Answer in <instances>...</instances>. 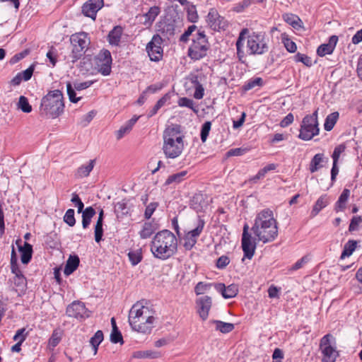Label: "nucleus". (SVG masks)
I'll return each instance as SVG.
<instances>
[{"mask_svg": "<svg viewBox=\"0 0 362 362\" xmlns=\"http://www.w3.org/2000/svg\"><path fill=\"white\" fill-rule=\"evenodd\" d=\"M251 230L258 240L264 243L273 241L278 235L277 223L274 218L273 211L267 209L259 213Z\"/></svg>", "mask_w": 362, "mask_h": 362, "instance_id": "1", "label": "nucleus"}, {"mask_svg": "<svg viewBox=\"0 0 362 362\" xmlns=\"http://www.w3.org/2000/svg\"><path fill=\"white\" fill-rule=\"evenodd\" d=\"M151 250L156 258L165 260L177 251L176 236L168 230L159 231L153 237Z\"/></svg>", "mask_w": 362, "mask_h": 362, "instance_id": "2", "label": "nucleus"}, {"mask_svg": "<svg viewBox=\"0 0 362 362\" xmlns=\"http://www.w3.org/2000/svg\"><path fill=\"white\" fill-rule=\"evenodd\" d=\"M144 302L143 300L133 305L129 314V322L134 330L148 334L153 328L155 319L151 310L144 305Z\"/></svg>", "mask_w": 362, "mask_h": 362, "instance_id": "3", "label": "nucleus"}, {"mask_svg": "<svg viewBox=\"0 0 362 362\" xmlns=\"http://www.w3.org/2000/svg\"><path fill=\"white\" fill-rule=\"evenodd\" d=\"M163 151L167 158H175L182 152L184 148L183 136L181 135L180 126L172 124L163 132Z\"/></svg>", "mask_w": 362, "mask_h": 362, "instance_id": "4", "label": "nucleus"}, {"mask_svg": "<svg viewBox=\"0 0 362 362\" xmlns=\"http://www.w3.org/2000/svg\"><path fill=\"white\" fill-rule=\"evenodd\" d=\"M63 95L59 90L49 91L41 100L40 115L57 118L64 112Z\"/></svg>", "mask_w": 362, "mask_h": 362, "instance_id": "5", "label": "nucleus"}, {"mask_svg": "<svg viewBox=\"0 0 362 362\" xmlns=\"http://www.w3.org/2000/svg\"><path fill=\"white\" fill-rule=\"evenodd\" d=\"M72 49L66 59L69 62L75 63L85 54L90 45V39L86 33H78L72 35L70 37Z\"/></svg>", "mask_w": 362, "mask_h": 362, "instance_id": "6", "label": "nucleus"}, {"mask_svg": "<svg viewBox=\"0 0 362 362\" xmlns=\"http://www.w3.org/2000/svg\"><path fill=\"white\" fill-rule=\"evenodd\" d=\"M318 134L317 111L316 110L303 119L298 136L302 140L309 141Z\"/></svg>", "mask_w": 362, "mask_h": 362, "instance_id": "7", "label": "nucleus"}, {"mask_svg": "<svg viewBox=\"0 0 362 362\" xmlns=\"http://www.w3.org/2000/svg\"><path fill=\"white\" fill-rule=\"evenodd\" d=\"M209 47L206 35L204 33L199 32L196 38L192 40V43L188 49V56L192 60H199L206 55Z\"/></svg>", "mask_w": 362, "mask_h": 362, "instance_id": "8", "label": "nucleus"}, {"mask_svg": "<svg viewBox=\"0 0 362 362\" xmlns=\"http://www.w3.org/2000/svg\"><path fill=\"white\" fill-rule=\"evenodd\" d=\"M95 68L103 76H108L111 72L112 57L107 49H102L94 57Z\"/></svg>", "mask_w": 362, "mask_h": 362, "instance_id": "9", "label": "nucleus"}, {"mask_svg": "<svg viewBox=\"0 0 362 362\" xmlns=\"http://www.w3.org/2000/svg\"><path fill=\"white\" fill-rule=\"evenodd\" d=\"M268 40L264 32H253L250 35V54H262L268 51Z\"/></svg>", "mask_w": 362, "mask_h": 362, "instance_id": "10", "label": "nucleus"}, {"mask_svg": "<svg viewBox=\"0 0 362 362\" xmlns=\"http://www.w3.org/2000/svg\"><path fill=\"white\" fill-rule=\"evenodd\" d=\"M333 337L330 334L325 335L320 342V349L322 354V362H335L339 356L337 351L331 345L330 339Z\"/></svg>", "mask_w": 362, "mask_h": 362, "instance_id": "11", "label": "nucleus"}, {"mask_svg": "<svg viewBox=\"0 0 362 362\" xmlns=\"http://www.w3.org/2000/svg\"><path fill=\"white\" fill-rule=\"evenodd\" d=\"M162 43V37L156 34L153 36L151 40L147 44L146 49L151 61L159 62L162 59L163 53V49L161 47Z\"/></svg>", "mask_w": 362, "mask_h": 362, "instance_id": "12", "label": "nucleus"}, {"mask_svg": "<svg viewBox=\"0 0 362 362\" xmlns=\"http://www.w3.org/2000/svg\"><path fill=\"white\" fill-rule=\"evenodd\" d=\"M69 317L82 320L90 317V312L86 308L85 304L80 301H74L66 308Z\"/></svg>", "mask_w": 362, "mask_h": 362, "instance_id": "13", "label": "nucleus"}, {"mask_svg": "<svg viewBox=\"0 0 362 362\" xmlns=\"http://www.w3.org/2000/svg\"><path fill=\"white\" fill-rule=\"evenodd\" d=\"M206 21L210 28L214 30H225L228 26L227 21L214 8L209 11Z\"/></svg>", "mask_w": 362, "mask_h": 362, "instance_id": "14", "label": "nucleus"}, {"mask_svg": "<svg viewBox=\"0 0 362 362\" xmlns=\"http://www.w3.org/2000/svg\"><path fill=\"white\" fill-rule=\"evenodd\" d=\"M104 6L103 0H88L82 6L84 16L95 20L98 11Z\"/></svg>", "mask_w": 362, "mask_h": 362, "instance_id": "15", "label": "nucleus"}, {"mask_svg": "<svg viewBox=\"0 0 362 362\" xmlns=\"http://www.w3.org/2000/svg\"><path fill=\"white\" fill-rule=\"evenodd\" d=\"M196 304L199 317L203 320H206L212 305L211 298L208 296L200 297L197 299Z\"/></svg>", "mask_w": 362, "mask_h": 362, "instance_id": "16", "label": "nucleus"}, {"mask_svg": "<svg viewBox=\"0 0 362 362\" xmlns=\"http://www.w3.org/2000/svg\"><path fill=\"white\" fill-rule=\"evenodd\" d=\"M214 287L217 291L220 292L224 298H232L237 295L238 288L234 284L228 286L223 284H215Z\"/></svg>", "mask_w": 362, "mask_h": 362, "instance_id": "17", "label": "nucleus"}, {"mask_svg": "<svg viewBox=\"0 0 362 362\" xmlns=\"http://www.w3.org/2000/svg\"><path fill=\"white\" fill-rule=\"evenodd\" d=\"M248 33L247 28H243L238 38V40L236 42V48H237V55L239 59V60L242 63L246 62V57L244 54V52L243 50V41L245 40V35Z\"/></svg>", "mask_w": 362, "mask_h": 362, "instance_id": "18", "label": "nucleus"}, {"mask_svg": "<svg viewBox=\"0 0 362 362\" xmlns=\"http://www.w3.org/2000/svg\"><path fill=\"white\" fill-rule=\"evenodd\" d=\"M122 33L123 28L121 26H115L108 34L107 39L109 43L111 45L118 46L120 42Z\"/></svg>", "mask_w": 362, "mask_h": 362, "instance_id": "19", "label": "nucleus"}, {"mask_svg": "<svg viewBox=\"0 0 362 362\" xmlns=\"http://www.w3.org/2000/svg\"><path fill=\"white\" fill-rule=\"evenodd\" d=\"M79 263L80 259L77 255H70L65 264L64 274L66 276L71 274L78 268Z\"/></svg>", "mask_w": 362, "mask_h": 362, "instance_id": "20", "label": "nucleus"}, {"mask_svg": "<svg viewBox=\"0 0 362 362\" xmlns=\"http://www.w3.org/2000/svg\"><path fill=\"white\" fill-rule=\"evenodd\" d=\"M95 160H90L87 164L82 165L75 172L74 176L76 178L86 177L90 175L95 165Z\"/></svg>", "mask_w": 362, "mask_h": 362, "instance_id": "21", "label": "nucleus"}, {"mask_svg": "<svg viewBox=\"0 0 362 362\" xmlns=\"http://www.w3.org/2000/svg\"><path fill=\"white\" fill-rule=\"evenodd\" d=\"M19 251L21 252V259L23 264H27L30 262L33 255V247L30 244L25 242L23 247L19 246Z\"/></svg>", "mask_w": 362, "mask_h": 362, "instance_id": "22", "label": "nucleus"}, {"mask_svg": "<svg viewBox=\"0 0 362 362\" xmlns=\"http://www.w3.org/2000/svg\"><path fill=\"white\" fill-rule=\"evenodd\" d=\"M139 119V117L134 116L132 119L127 121V122L119 128L116 132V136L118 140L121 139L125 134H128L132 129L133 126Z\"/></svg>", "mask_w": 362, "mask_h": 362, "instance_id": "23", "label": "nucleus"}, {"mask_svg": "<svg viewBox=\"0 0 362 362\" xmlns=\"http://www.w3.org/2000/svg\"><path fill=\"white\" fill-rule=\"evenodd\" d=\"M248 225L245 223L243 227V233L242 238V248L244 252V255L241 259L243 262H245V259L249 258V233H248Z\"/></svg>", "mask_w": 362, "mask_h": 362, "instance_id": "24", "label": "nucleus"}, {"mask_svg": "<svg viewBox=\"0 0 362 362\" xmlns=\"http://www.w3.org/2000/svg\"><path fill=\"white\" fill-rule=\"evenodd\" d=\"M161 354L159 351L146 350V351H136L132 354L134 358H158L160 357Z\"/></svg>", "mask_w": 362, "mask_h": 362, "instance_id": "25", "label": "nucleus"}, {"mask_svg": "<svg viewBox=\"0 0 362 362\" xmlns=\"http://www.w3.org/2000/svg\"><path fill=\"white\" fill-rule=\"evenodd\" d=\"M95 215V211L92 206H88L82 211V226L84 229L89 226L91 222V218Z\"/></svg>", "mask_w": 362, "mask_h": 362, "instance_id": "26", "label": "nucleus"}, {"mask_svg": "<svg viewBox=\"0 0 362 362\" xmlns=\"http://www.w3.org/2000/svg\"><path fill=\"white\" fill-rule=\"evenodd\" d=\"M329 203L328 197L325 194L321 196L315 202L311 211L312 216H315L322 209L327 206Z\"/></svg>", "mask_w": 362, "mask_h": 362, "instance_id": "27", "label": "nucleus"}, {"mask_svg": "<svg viewBox=\"0 0 362 362\" xmlns=\"http://www.w3.org/2000/svg\"><path fill=\"white\" fill-rule=\"evenodd\" d=\"M104 335L101 330H98L95 334L90 339V344L92 346L93 354L96 355L98 353V346L103 341Z\"/></svg>", "mask_w": 362, "mask_h": 362, "instance_id": "28", "label": "nucleus"}, {"mask_svg": "<svg viewBox=\"0 0 362 362\" xmlns=\"http://www.w3.org/2000/svg\"><path fill=\"white\" fill-rule=\"evenodd\" d=\"M349 196L350 190L348 189H344L341 195L339 196L338 201L336 203L335 210L337 211H343L345 209L346 204Z\"/></svg>", "mask_w": 362, "mask_h": 362, "instance_id": "29", "label": "nucleus"}, {"mask_svg": "<svg viewBox=\"0 0 362 362\" xmlns=\"http://www.w3.org/2000/svg\"><path fill=\"white\" fill-rule=\"evenodd\" d=\"M324 160V154L323 153H317L312 158L309 169L310 171L313 173L317 171L320 168L322 167L321 163Z\"/></svg>", "mask_w": 362, "mask_h": 362, "instance_id": "30", "label": "nucleus"}, {"mask_svg": "<svg viewBox=\"0 0 362 362\" xmlns=\"http://www.w3.org/2000/svg\"><path fill=\"white\" fill-rule=\"evenodd\" d=\"M187 174L186 170L179 172L168 176L165 181V185H169L171 184H178L185 179Z\"/></svg>", "mask_w": 362, "mask_h": 362, "instance_id": "31", "label": "nucleus"}, {"mask_svg": "<svg viewBox=\"0 0 362 362\" xmlns=\"http://www.w3.org/2000/svg\"><path fill=\"white\" fill-rule=\"evenodd\" d=\"M339 118V113L337 112H332L327 115L325 119L324 127L326 131H331L335 125Z\"/></svg>", "mask_w": 362, "mask_h": 362, "instance_id": "32", "label": "nucleus"}, {"mask_svg": "<svg viewBox=\"0 0 362 362\" xmlns=\"http://www.w3.org/2000/svg\"><path fill=\"white\" fill-rule=\"evenodd\" d=\"M213 323L216 324L217 330L222 333H228L234 329V325L229 322H224L220 320H213Z\"/></svg>", "mask_w": 362, "mask_h": 362, "instance_id": "33", "label": "nucleus"}, {"mask_svg": "<svg viewBox=\"0 0 362 362\" xmlns=\"http://www.w3.org/2000/svg\"><path fill=\"white\" fill-rule=\"evenodd\" d=\"M357 242L353 240H349L344 245V250L341 252V258L349 257L352 255L353 252L356 248Z\"/></svg>", "mask_w": 362, "mask_h": 362, "instance_id": "34", "label": "nucleus"}, {"mask_svg": "<svg viewBox=\"0 0 362 362\" xmlns=\"http://www.w3.org/2000/svg\"><path fill=\"white\" fill-rule=\"evenodd\" d=\"M129 259L133 266L138 264L142 259V253L141 249L131 250L128 253Z\"/></svg>", "mask_w": 362, "mask_h": 362, "instance_id": "35", "label": "nucleus"}, {"mask_svg": "<svg viewBox=\"0 0 362 362\" xmlns=\"http://www.w3.org/2000/svg\"><path fill=\"white\" fill-rule=\"evenodd\" d=\"M204 220L199 218L198 223L196 228L190 231H189L187 234L189 235V237L192 238L194 240H197V238L202 233L204 227Z\"/></svg>", "mask_w": 362, "mask_h": 362, "instance_id": "36", "label": "nucleus"}, {"mask_svg": "<svg viewBox=\"0 0 362 362\" xmlns=\"http://www.w3.org/2000/svg\"><path fill=\"white\" fill-rule=\"evenodd\" d=\"M61 339L62 333L58 330H54L48 341L49 348L53 349L59 344Z\"/></svg>", "mask_w": 362, "mask_h": 362, "instance_id": "37", "label": "nucleus"}, {"mask_svg": "<svg viewBox=\"0 0 362 362\" xmlns=\"http://www.w3.org/2000/svg\"><path fill=\"white\" fill-rule=\"evenodd\" d=\"M154 232V228L151 223L146 222L143 225L141 230L139 232L140 237L143 239L149 238Z\"/></svg>", "mask_w": 362, "mask_h": 362, "instance_id": "38", "label": "nucleus"}, {"mask_svg": "<svg viewBox=\"0 0 362 362\" xmlns=\"http://www.w3.org/2000/svg\"><path fill=\"white\" fill-rule=\"evenodd\" d=\"M212 285L213 284L210 283H204L200 281L197 283V285L195 286L194 292L197 296L204 294L211 288Z\"/></svg>", "mask_w": 362, "mask_h": 362, "instance_id": "39", "label": "nucleus"}, {"mask_svg": "<svg viewBox=\"0 0 362 362\" xmlns=\"http://www.w3.org/2000/svg\"><path fill=\"white\" fill-rule=\"evenodd\" d=\"M18 108H20L23 112L29 113L32 111V107L29 104L26 97L21 95L18 100Z\"/></svg>", "mask_w": 362, "mask_h": 362, "instance_id": "40", "label": "nucleus"}, {"mask_svg": "<svg viewBox=\"0 0 362 362\" xmlns=\"http://www.w3.org/2000/svg\"><path fill=\"white\" fill-rule=\"evenodd\" d=\"M177 104L180 107H186L192 110L195 113L198 111L194 106V101L188 98H180L177 101Z\"/></svg>", "mask_w": 362, "mask_h": 362, "instance_id": "41", "label": "nucleus"}, {"mask_svg": "<svg viewBox=\"0 0 362 362\" xmlns=\"http://www.w3.org/2000/svg\"><path fill=\"white\" fill-rule=\"evenodd\" d=\"M64 221L70 227H73L76 223V219L74 217V210L73 209H68L64 216Z\"/></svg>", "mask_w": 362, "mask_h": 362, "instance_id": "42", "label": "nucleus"}, {"mask_svg": "<svg viewBox=\"0 0 362 362\" xmlns=\"http://www.w3.org/2000/svg\"><path fill=\"white\" fill-rule=\"evenodd\" d=\"M160 10L158 6L151 7L148 11L145 14L146 20L151 23L160 13Z\"/></svg>", "mask_w": 362, "mask_h": 362, "instance_id": "43", "label": "nucleus"}, {"mask_svg": "<svg viewBox=\"0 0 362 362\" xmlns=\"http://www.w3.org/2000/svg\"><path fill=\"white\" fill-rule=\"evenodd\" d=\"M187 18L190 22L195 23L197 21L199 16L195 6L188 5L187 8Z\"/></svg>", "mask_w": 362, "mask_h": 362, "instance_id": "44", "label": "nucleus"}, {"mask_svg": "<svg viewBox=\"0 0 362 362\" xmlns=\"http://www.w3.org/2000/svg\"><path fill=\"white\" fill-rule=\"evenodd\" d=\"M211 127V122L210 121H206L202 124L200 133L201 140L202 142H205L206 141Z\"/></svg>", "mask_w": 362, "mask_h": 362, "instance_id": "45", "label": "nucleus"}, {"mask_svg": "<svg viewBox=\"0 0 362 362\" xmlns=\"http://www.w3.org/2000/svg\"><path fill=\"white\" fill-rule=\"evenodd\" d=\"M294 59L297 62H302L304 65L307 66H310L312 65L311 58L304 54H301L300 52L297 53L294 56Z\"/></svg>", "mask_w": 362, "mask_h": 362, "instance_id": "46", "label": "nucleus"}, {"mask_svg": "<svg viewBox=\"0 0 362 362\" xmlns=\"http://www.w3.org/2000/svg\"><path fill=\"white\" fill-rule=\"evenodd\" d=\"M334 49L330 45L327 44L321 45L317 49V54L320 57H324L326 54H330L333 52Z\"/></svg>", "mask_w": 362, "mask_h": 362, "instance_id": "47", "label": "nucleus"}, {"mask_svg": "<svg viewBox=\"0 0 362 362\" xmlns=\"http://www.w3.org/2000/svg\"><path fill=\"white\" fill-rule=\"evenodd\" d=\"M345 149L346 146L344 144H339L334 148L332 155L333 163H338L340 155L345 151Z\"/></svg>", "mask_w": 362, "mask_h": 362, "instance_id": "48", "label": "nucleus"}, {"mask_svg": "<svg viewBox=\"0 0 362 362\" xmlns=\"http://www.w3.org/2000/svg\"><path fill=\"white\" fill-rule=\"evenodd\" d=\"M283 18L287 23L292 25L293 28L299 26L298 22L300 20L298 16L293 14H285Z\"/></svg>", "mask_w": 362, "mask_h": 362, "instance_id": "49", "label": "nucleus"}, {"mask_svg": "<svg viewBox=\"0 0 362 362\" xmlns=\"http://www.w3.org/2000/svg\"><path fill=\"white\" fill-rule=\"evenodd\" d=\"M110 341L114 344L120 343L121 344H122L124 343L122 333L118 329H115V330H112V332L110 334Z\"/></svg>", "mask_w": 362, "mask_h": 362, "instance_id": "50", "label": "nucleus"}, {"mask_svg": "<svg viewBox=\"0 0 362 362\" xmlns=\"http://www.w3.org/2000/svg\"><path fill=\"white\" fill-rule=\"evenodd\" d=\"M67 94L69 95V100L71 103H76L81 100V97H76L75 88L72 87L70 83L66 84Z\"/></svg>", "mask_w": 362, "mask_h": 362, "instance_id": "51", "label": "nucleus"}, {"mask_svg": "<svg viewBox=\"0 0 362 362\" xmlns=\"http://www.w3.org/2000/svg\"><path fill=\"white\" fill-rule=\"evenodd\" d=\"M28 334V332H26L25 328H21L16 331L13 339L14 341L23 343L25 340Z\"/></svg>", "mask_w": 362, "mask_h": 362, "instance_id": "52", "label": "nucleus"}, {"mask_svg": "<svg viewBox=\"0 0 362 362\" xmlns=\"http://www.w3.org/2000/svg\"><path fill=\"white\" fill-rule=\"evenodd\" d=\"M46 57L49 60L52 66H54L57 62V51L55 48L52 47L47 52Z\"/></svg>", "mask_w": 362, "mask_h": 362, "instance_id": "53", "label": "nucleus"}, {"mask_svg": "<svg viewBox=\"0 0 362 362\" xmlns=\"http://www.w3.org/2000/svg\"><path fill=\"white\" fill-rule=\"evenodd\" d=\"M71 202L74 203L75 206L77 207L78 213H81L83 211L84 204L76 193L72 194V198L71 199Z\"/></svg>", "mask_w": 362, "mask_h": 362, "instance_id": "54", "label": "nucleus"}, {"mask_svg": "<svg viewBox=\"0 0 362 362\" xmlns=\"http://www.w3.org/2000/svg\"><path fill=\"white\" fill-rule=\"evenodd\" d=\"M95 240L96 243H100L103 235V223H96L95 226Z\"/></svg>", "mask_w": 362, "mask_h": 362, "instance_id": "55", "label": "nucleus"}, {"mask_svg": "<svg viewBox=\"0 0 362 362\" xmlns=\"http://www.w3.org/2000/svg\"><path fill=\"white\" fill-rule=\"evenodd\" d=\"M197 243V240L193 239L189 237L187 234H186L184 237V244L183 246L187 250H190Z\"/></svg>", "mask_w": 362, "mask_h": 362, "instance_id": "56", "label": "nucleus"}, {"mask_svg": "<svg viewBox=\"0 0 362 362\" xmlns=\"http://www.w3.org/2000/svg\"><path fill=\"white\" fill-rule=\"evenodd\" d=\"M158 205V203L152 202V203H150L146 206V210H145V213H144L145 218L149 219L151 217L152 214H153V212L156 209Z\"/></svg>", "mask_w": 362, "mask_h": 362, "instance_id": "57", "label": "nucleus"}, {"mask_svg": "<svg viewBox=\"0 0 362 362\" xmlns=\"http://www.w3.org/2000/svg\"><path fill=\"white\" fill-rule=\"evenodd\" d=\"M362 222L361 216H354L349 224V230L353 232L357 230L358 225Z\"/></svg>", "mask_w": 362, "mask_h": 362, "instance_id": "58", "label": "nucleus"}, {"mask_svg": "<svg viewBox=\"0 0 362 362\" xmlns=\"http://www.w3.org/2000/svg\"><path fill=\"white\" fill-rule=\"evenodd\" d=\"M230 263V259L226 255L221 256L216 262V267L218 269H224Z\"/></svg>", "mask_w": 362, "mask_h": 362, "instance_id": "59", "label": "nucleus"}, {"mask_svg": "<svg viewBox=\"0 0 362 362\" xmlns=\"http://www.w3.org/2000/svg\"><path fill=\"white\" fill-rule=\"evenodd\" d=\"M247 152L246 148H232L229 150L226 153L227 157L230 156H241Z\"/></svg>", "mask_w": 362, "mask_h": 362, "instance_id": "60", "label": "nucleus"}, {"mask_svg": "<svg viewBox=\"0 0 362 362\" xmlns=\"http://www.w3.org/2000/svg\"><path fill=\"white\" fill-rule=\"evenodd\" d=\"M93 83V81H87L84 82H75L74 83V88L76 90H82L90 87Z\"/></svg>", "mask_w": 362, "mask_h": 362, "instance_id": "61", "label": "nucleus"}, {"mask_svg": "<svg viewBox=\"0 0 362 362\" xmlns=\"http://www.w3.org/2000/svg\"><path fill=\"white\" fill-rule=\"evenodd\" d=\"M284 44L288 52L293 53L297 49L296 44L288 38L284 40Z\"/></svg>", "mask_w": 362, "mask_h": 362, "instance_id": "62", "label": "nucleus"}, {"mask_svg": "<svg viewBox=\"0 0 362 362\" xmlns=\"http://www.w3.org/2000/svg\"><path fill=\"white\" fill-rule=\"evenodd\" d=\"M309 261V257L305 255L298 259L291 267V270H298Z\"/></svg>", "mask_w": 362, "mask_h": 362, "instance_id": "63", "label": "nucleus"}, {"mask_svg": "<svg viewBox=\"0 0 362 362\" xmlns=\"http://www.w3.org/2000/svg\"><path fill=\"white\" fill-rule=\"evenodd\" d=\"M33 71H34V66L31 65L26 70H25L22 72H20V74H22L23 79L24 81H27L31 78Z\"/></svg>", "mask_w": 362, "mask_h": 362, "instance_id": "64", "label": "nucleus"}]
</instances>
